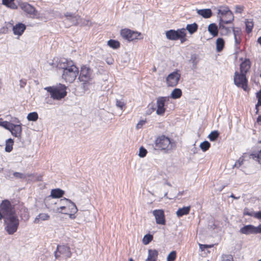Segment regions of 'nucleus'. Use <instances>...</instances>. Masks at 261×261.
Segmentation results:
<instances>
[{"label":"nucleus","instance_id":"nucleus-24","mask_svg":"<svg viewBox=\"0 0 261 261\" xmlns=\"http://www.w3.org/2000/svg\"><path fill=\"white\" fill-rule=\"evenodd\" d=\"M158 255L157 250L149 249L148 250V257L145 261H156Z\"/></svg>","mask_w":261,"mask_h":261},{"label":"nucleus","instance_id":"nucleus-37","mask_svg":"<svg viewBox=\"0 0 261 261\" xmlns=\"http://www.w3.org/2000/svg\"><path fill=\"white\" fill-rule=\"evenodd\" d=\"M108 45L114 49L118 48L120 46V43L118 41L111 39L108 41Z\"/></svg>","mask_w":261,"mask_h":261},{"label":"nucleus","instance_id":"nucleus-27","mask_svg":"<svg viewBox=\"0 0 261 261\" xmlns=\"http://www.w3.org/2000/svg\"><path fill=\"white\" fill-rule=\"evenodd\" d=\"M198 28V24L194 22L192 24H188L185 30L186 31L187 30L189 33L192 35L197 31Z\"/></svg>","mask_w":261,"mask_h":261},{"label":"nucleus","instance_id":"nucleus-1","mask_svg":"<svg viewBox=\"0 0 261 261\" xmlns=\"http://www.w3.org/2000/svg\"><path fill=\"white\" fill-rule=\"evenodd\" d=\"M7 206L6 204H4L2 208V212L5 215L4 224L6 225L5 229L9 234H13L17 230L19 220L14 206L13 205L9 211Z\"/></svg>","mask_w":261,"mask_h":261},{"label":"nucleus","instance_id":"nucleus-49","mask_svg":"<svg viewBox=\"0 0 261 261\" xmlns=\"http://www.w3.org/2000/svg\"><path fill=\"white\" fill-rule=\"evenodd\" d=\"M255 214V213L253 211L250 210L248 208H245L244 210V215H247V216L254 217Z\"/></svg>","mask_w":261,"mask_h":261},{"label":"nucleus","instance_id":"nucleus-21","mask_svg":"<svg viewBox=\"0 0 261 261\" xmlns=\"http://www.w3.org/2000/svg\"><path fill=\"white\" fill-rule=\"evenodd\" d=\"M219 21V29L221 30V34L223 35H228V34H230L231 29L230 28L226 27L224 25V24L225 23L224 22V20L221 17H220Z\"/></svg>","mask_w":261,"mask_h":261},{"label":"nucleus","instance_id":"nucleus-20","mask_svg":"<svg viewBox=\"0 0 261 261\" xmlns=\"http://www.w3.org/2000/svg\"><path fill=\"white\" fill-rule=\"evenodd\" d=\"M9 131L11 132L13 136L19 138H20L22 132V128L20 125L13 124Z\"/></svg>","mask_w":261,"mask_h":261},{"label":"nucleus","instance_id":"nucleus-29","mask_svg":"<svg viewBox=\"0 0 261 261\" xmlns=\"http://www.w3.org/2000/svg\"><path fill=\"white\" fill-rule=\"evenodd\" d=\"M6 204L8 206V210L9 211L12 208L13 205L11 203V202L8 200H4L2 201V203L0 205V220H2V218L5 219V215L2 212V205L3 204Z\"/></svg>","mask_w":261,"mask_h":261},{"label":"nucleus","instance_id":"nucleus-4","mask_svg":"<svg viewBox=\"0 0 261 261\" xmlns=\"http://www.w3.org/2000/svg\"><path fill=\"white\" fill-rule=\"evenodd\" d=\"M154 148L161 150L171 149L172 144L170 139L165 135L159 136L155 140Z\"/></svg>","mask_w":261,"mask_h":261},{"label":"nucleus","instance_id":"nucleus-43","mask_svg":"<svg viewBox=\"0 0 261 261\" xmlns=\"http://www.w3.org/2000/svg\"><path fill=\"white\" fill-rule=\"evenodd\" d=\"M116 106L117 108H120L121 110H123L125 108V103L123 100L118 99L116 100Z\"/></svg>","mask_w":261,"mask_h":261},{"label":"nucleus","instance_id":"nucleus-55","mask_svg":"<svg viewBox=\"0 0 261 261\" xmlns=\"http://www.w3.org/2000/svg\"><path fill=\"white\" fill-rule=\"evenodd\" d=\"M145 120H140L137 124L136 127L137 129L141 128V127L145 124Z\"/></svg>","mask_w":261,"mask_h":261},{"label":"nucleus","instance_id":"nucleus-18","mask_svg":"<svg viewBox=\"0 0 261 261\" xmlns=\"http://www.w3.org/2000/svg\"><path fill=\"white\" fill-rule=\"evenodd\" d=\"M60 203L62 204H69L68 206L69 208L70 209V212L74 214L76 213L77 209V207L72 201H71L70 200L67 199L66 198L61 199L59 200Z\"/></svg>","mask_w":261,"mask_h":261},{"label":"nucleus","instance_id":"nucleus-2","mask_svg":"<svg viewBox=\"0 0 261 261\" xmlns=\"http://www.w3.org/2000/svg\"><path fill=\"white\" fill-rule=\"evenodd\" d=\"M66 86L61 84L56 86L46 87L44 88V90L50 93V97L56 100H60L66 96Z\"/></svg>","mask_w":261,"mask_h":261},{"label":"nucleus","instance_id":"nucleus-32","mask_svg":"<svg viewBox=\"0 0 261 261\" xmlns=\"http://www.w3.org/2000/svg\"><path fill=\"white\" fill-rule=\"evenodd\" d=\"M49 218V216L47 214L42 213L38 215L34 220L35 223H39L40 220L45 221Z\"/></svg>","mask_w":261,"mask_h":261},{"label":"nucleus","instance_id":"nucleus-16","mask_svg":"<svg viewBox=\"0 0 261 261\" xmlns=\"http://www.w3.org/2000/svg\"><path fill=\"white\" fill-rule=\"evenodd\" d=\"M75 66L71 60H68L67 59L63 58L60 60L57 64V68L62 69L63 70L68 68H70L72 66Z\"/></svg>","mask_w":261,"mask_h":261},{"label":"nucleus","instance_id":"nucleus-6","mask_svg":"<svg viewBox=\"0 0 261 261\" xmlns=\"http://www.w3.org/2000/svg\"><path fill=\"white\" fill-rule=\"evenodd\" d=\"M218 16L219 19L220 17L223 19L224 16H228V20H224V22L226 24L231 23L234 20V16L232 12L229 10V8L225 6H220L218 10Z\"/></svg>","mask_w":261,"mask_h":261},{"label":"nucleus","instance_id":"nucleus-22","mask_svg":"<svg viewBox=\"0 0 261 261\" xmlns=\"http://www.w3.org/2000/svg\"><path fill=\"white\" fill-rule=\"evenodd\" d=\"M250 62L249 59H245L240 65V72L246 74L250 68Z\"/></svg>","mask_w":261,"mask_h":261},{"label":"nucleus","instance_id":"nucleus-56","mask_svg":"<svg viewBox=\"0 0 261 261\" xmlns=\"http://www.w3.org/2000/svg\"><path fill=\"white\" fill-rule=\"evenodd\" d=\"M243 7L240 6H236V10L235 12L236 13H241L243 11Z\"/></svg>","mask_w":261,"mask_h":261},{"label":"nucleus","instance_id":"nucleus-5","mask_svg":"<svg viewBox=\"0 0 261 261\" xmlns=\"http://www.w3.org/2000/svg\"><path fill=\"white\" fill-rule=\"evenodd\" d=\"M79 74V69L76 66H72L70 68L63 71L62 78L67 82L72 83Z\"/></svg>","mask_w":261,"mask_h":261},{"label":"nucleus","instance_id":"nucleus-39","mask_svg":"<svg viewBox=\"0 0 261 261\" xmlns=\"http://www.w3.org/2000/svg\"><path fill=\"white\" fill-rule=\"evenodd\" d=\"M38 118V115L37 112H34L29 113L27 116L29 121H36Z\"/></svg>","mask_w":261,"mask_h":261},{"label":"nucleus","instance_id":"nucleus-47","mask_svg":"<svg viewBox=\"0 0 261 261\" xmlns=\"http://www.w3.org/2000/svg\"><path fill=\"white\" fill-rule=\"evenodd\" d=\"M244 161V157L243 156L240 157L238 161H237L233 165V167L239 168L243 164Z\"/></svg>","mask_w":261,"mask_h":261},{"label":"nucleus","instance_id":"nucleus-52","mask_svg":"<svg viewBox=\"0 0 261 261\" xmlns=\"http://www.w3.org/2000/svg\"><path fill=\"white\" fill-rule=\"evenodd\" d=\"M235 40V47L236 49H240V44L241 42V38L240 37H234Z\"/></svg>","mask_w":261,"mask_h":261},{"label":"nucleus","instance_id":"nucleus-9","mask_svg":"<svg viewBox=\"0 0 261 261\" xmlns=\"http://www.w3.org/2000/svg\"><path fill=\"white\" fill-rule=\"evenodd\" d=\"M181 74L179 70L176 69L170 73L166 77V84L168 87H174L177 85L180 80Z\"/></svg>","mask_w":261,"mask_h":261},{"label":"nucleus","instance_id":"nucleus-28","mask_svg":"<svg viewBox=\"0 0 261 261\" xmlns=\"http://www.w3.org/2000/svg\"><path fill=\"white\" fill-rule=\"evenodd\" d=\"M190 210V206H185L182 208H179L176 212V215L178 217H181L184 215H187L189 213Z\"/></svg>","mask_w":261,"mask_h":261},{"label":"nucleus","instance_id":"nucleus-19","mask_svg":"<svg viewBox=\"0 0 261 261\" xmlns=\"http://www.w3.org/2000/svg\"><path fill=\"white\" fill-rule=\"evenodd\" d=\"M25 29L26 25L20 22L17 23L13 27V33L19 36H21L23 34Z\"/></svg>","mask_w":261,"mask_h":261},{"label":"nucleus","instance_id":"nucleus-30","mask_svg":"<svg viewBox=\"0 0 261 261\" xmlns=\"http://www.w3.org/2000/svg\"><path fill=\"white\" fill-rule=\"evenodd\" d=\"M14 0H2V4L12 9H17V6L14 3Z\"/></svg>","mask_w":261,"mask_h":261},{"label":"nucleus","instance_id":"nucleus-14","mask_svg":"<svg viewBox=\"0 0 261 261\" xmlns=\"http://www.w3.org/2000/svg\"><path fill=\"white\" fill-rule=\"evenodd\" d=\"M79 79L81 81L88 82L92 79V70L86 66L82 67Z\"/></svg>","mask_w":261,"mask_h":261},{"label":"nucleus","instance_id":"nucleus-8","mask_svg":"<svg viewBox=\"0 0 261 261\" xmlns=\"http://www.w3.org/2000/svg\"><path fill=\"white\" fill-rule=\"evenodd\" d=\"M121 36L128 41H133L135 39L142 38V34L138 32L132 31L129 29H122L121 31Z\"/></svg>","mask_w":261,"mask_h":261},{"label":"nucleus","instance_id":"nucleus-44","mask_svg":"<svg viewBox=\"0 0 261 261\" xmlns=\"http://www.w3.org/2000/svg\"><path fill=\"white\" fill-rule=\"evenodd\" d=\"M176 257V252L175 251H171L167 256V261H174Z\"/></svg>","mask_w":261,"mask_h":261},{"label":"nucleus","instance_id":"nucleus-45","mask_svg":"<svg viewBox=\"0 0 261 261\" xmlns=\"http://www.w3.org/2000/svg\"><path fill=\"white\" fill-rule=\"evenodd\" d=\"M13 124L7 121L0 122V126H3L8 130H10V128L12 127Z\"/></svg>","mask_w":261,"mask_h":261},{"label":"nucleus","instance_id":"nucleus-40","mask_svg":"<svg viewBox=\"0 0 261 261\" xmlns=\"http://www.w3.org/2000/svg\"><path fill=\"white\" fill-rule=\"evenodd\" d=\"M210 146L211 144L207 141H204L200 144L201 149L204 152L207 151Z\"/></svg>","mask_w":261,"mask_h":261},{"label":"nucleus","instance_id":"nucleus-61","mask_svg":"<svg viewBox=\"0 0 261 261\" xmlns=\"http://www.w3.org/2000/svg\"><path fill=\"white\" fill-rule=\"evenodd\" d=\"M256 97L261 99V89L256 93Z\"/></svg>","mask_w":261,"mask_h":261},{"label":"nucleus","instance_id":"nucleus-10","mask_svg":"<svg viewBox=\"0 0 261 261\" xmlns=\"http://www.w3.org/2000/svg\"><path fill=\"white\" fill-rule=\"evenodd\" d=\"M65 19L64 20V21L66 24L67 27H69L70 26L76 25L80 23L81 19L80 17L77 15H75V14L69 12H67L65 14Z\"/></svg>","mask_w":261,"mask_h":261},{"label":"nucleus","instance_id":"nucleus-42","mask_svg":"<svg viewBox=\"0 0 261 261\" xmlns=\"http://www.w3.org/2000/svg\"><path fill=\"white\" fill-rule=\"evenodd\" d=\"M153 239V236L150 234H145L143 239V242L145 245L148 244Z\"/></svg>","mask_w":261,"mask_h":261},{"label":"nucleus","instance_id":"nucleus-38","mask_svg":"<svg viewBox=\"0 0 261 261\" xmlns=\"http://www.w3.org/2000/svg\"><path fill=\"white\" fill-rule=\"evenodd\" d=\"M219 133L217 130H214L212 132L208 135V138L211 141H216L218 138Z\"/></svg>","mask_w":261,"mask_h":261},{"label":"nucleus","instance_id":"nucleus-64","mask_svg":"<svg viewBox=\"0 0 261 261\" xmlns=\"http://www.w3.org/2000/svg\"><path fill=\"white\" fill-rule=\"evenodd\" d=\"M257 42L261 45V36L258 38Z\"/></svg>","mask_w":261,"mask_h":261},{"label":"nucleus","instance_id":"nucleus-59","mask_svg":"<svg viewBox=\"0 0 261 261\" xmlns=\"http://www.w3.org/2000/svg\"><path fill=\"white\" fill-rule=\"evenodd\" d=\"M261 233V224L256 227V234Z\"/></svg>","mask_w":261,"mask_h":261},{"label":"nucleus","instance_id":"nucleus-63","mask_svg":"<svg viewBox=\"0 0 261 261\" xmlns=\"http://www.w3.org/2000/svg\"><path fill=\"white\" fill-rule=\"evenodd\" d=\"M257 123L261 122V115L258 116L257 118Z\"/></svg>","mask_w":261,"mask_h":261},{"label":"nucleus","instance_id":"nucleus-33","mask_svg":"<svg viewBox=\"0 0 261 261\" xmlns=\"http://www.w3.org/2000/svg\"><path fill=\"white\" fill-rule=\"evenodd\" d=\"M249 159L257 161L261 165V150L257 152H253L249 154Z\"/></svg>","mask_w":261,"mask_h":261},{"label":"nucleus","instance_id":"nucleus-26","mask_svg":"<svg viewBox=\"0 0 261 261\" xmlns=\"http://www.w3.org/2000/svg\"><path fill=\"white\" fill-rule=\"evenodd\" d=\"M207 30L214 37H216L218 35V27L214 23L209 24L207 28Z\"/></svg>","mask_w":261,"mask_h":261},{"label":"nucleus","instance_id":"nucleus-62","mask_svg":"<svg viewBox=\"0 0 261 261\" xmlns=\"http://www.w3.org/2000/svg\"><path fill=\"white\" fill-rule=\"evenodd\" d=\"M230 197L234 199H239L240 198V196H238V197L235 196L233 194H231V195L230 196Z\"/></svg>","mask_w":261,"mask_h":261},{"label":"nucleus","instance_id":"nucleus-36","mask_svg":"<svg viewBox=\"0 0 261 261\" xmlns=\"http://www.w3.org/2000/svg\"><path fill=\"white\" fill-rule=\"evenodd\" d=\"M246 24V32L248 33L252 32L253 27V23L252 19H246L245 21Z\"/></svg>","mask_w":261,"mask_h":261},{"label":"nucleus","instance_id":"nucleus-7","mask_svg":"<svg viewBox=\"0 0 261 261\" xmlns=\"http://www.w3.org/2000/svg\"><path fill=\"white\" fill-rule=\"evenodd\" d=\"M234 84L238 87L242 88L244 90H246L247 80L246 77V74L240 72L236 71L234 75Z\"/></svg>","mask_w":261,"mask_h":261},{"label":"nucleus","instance_id":"nucleus-35","mask_svg":"<svg viewBox=\"0 0 261 261\" xmlns=\"http://www.w3.org/2000/svg\"><path fill=\"white\" fill-rule=\"evenodd\" d=\"M14 141L12 139H8L6 142L5 151L10 152L13 149Z\"/></svg>","mask_w":261,"mask_h":261},{"label":"nucleus","instance_id":"nucleus-31","mask_svg":"<svg viewBox=\"0 0 261 261\" xmlns=\"http://www.w3.org/2000/svg\"><path fill=\"white\" fill-rule=\"evenodd\" d=\"M225 44L224 40L222 38H218L216 40V49L218 52L222 51Z\"/></svg>","mask_w":261,"mask_h":261},{"label":"nucleus","instance_id":"nucleus-51","mask_svg":"<svg viewBox=\"0 0 261 261\" xmlns=\"http://www.w3.org/2000/svg\"><path fill=\"white\" fill-rule=\"evenodd\" d=\"M222 261H233V257L230 254H225L222 255Z\"/></svg>","mask_w":261,"mask_h":261},{"label":"nucleus","instance_id":"nucleus-53","mask_svg":"<svg viewBox=\"0 0 261 261\" xmlns=\"http://www.w3.org/2000/svg\"><path fill=\"white\" fill-rule=\"evenodd\" d=\"M80 23L83 25H87L90 26L91 24V22L89 20H81Z\"/></svg>","mask_w":261,"mask_h":261},{"label":"nucleus","instance_id":"nucleus-23","mask_svg":"<svg viewBox=\"0 0 261 261\" xmlns=\"http://www.w3.org/2000/svg\"><path fill=\"white\" fill-rule=\"evenodd\" d=\"M197 12L199 15L205 18H210L212 15V12L210 9L197 10Z\"/></svg>","mask_w":261,"mask_h":261},{"label":"nucleus","instance_id":"nucleus-15","mask_svg":"<svg viewBox=\"0 0 261 261\" xmlns=\"http://www.w3.org/2000/svg\"><path fill=\"white\" fill-rule=\"evenodd\" d=\"M155 217L156 223L158 224H165L164 212L162 210H155L152 212Z\"/></svg>","mask_w":261,"mask_h":261},{"label":"nucleus","instance_id":"nucleus-57","mask_svg":"<svg viewBox=\"0 0 261 261\" xmlns=\"http://www.w3.org/2000/svg\"><path fill=\"white\" fill-rule=\"evenodd\" d=\"M66 208L65 206H61L60 207H58L57 210V211L59 213H63V211Z\"/></svg>","mask_w":261,"mask_h":261},{"label":"nucleus","instance_id":"nucleus-25","mask_svg":"<svg viewBox=\"0 0 261 261\" xmlns=\"http://www.w3.org/2000/svg\"><path fill=\"white\" fill-rule=\"evenodd\" d=\"M64 191L60 189H55L51 191L50 196L54 198H59L64 195Z\"/></svg>","mask_w":261,"mask_h":261},{"label":"nucleus","instance_id":"nucleus-13","mask_svg":"<svg viewBox=\"0 0 261 261\" xmlns=\"http://www.w3.org/2000/svg\"><path fill=\"white\" fill-rule=\"evenodd\" d=\"M169 97H159L157 99L156 105L157 110L156 113L159 115H163L165 112V109L164 108L165 102L169 100Z\"/></svg>","mask_w":261,"mask_h":261},{"label":"nucleus","instance_id":"nucleus-11","mask_svg":"<svg viewBox=\"0 0 261 261\" xmlns=\"http://www.w3.org/2000/svg\"><path fill=\"white\" fill-rule=\"evenodd\" d=\"M71 254L70 247L66 245H58L57 250L55 252L56 258H59L60 255H62L66 258H70Z\"/></svg>","mask_w":261,"mask_h":261},{"label":"nucleus","instance_id":"nucleus-41","mask_svg":"<svg viewBox=\"0 0 261 261\" xmlns=\"http://www.w3.org/2000/svg\"><path fill=\"white\" fill-rule=\"evenodd\" d=\"M13 176L10 175H7V177L9 178H13V177L17 179H24L26 178V175L22 173L14 172L13 173Z\"/></svg>","mask_w":261,"mask_h":261},{"label":"nucleus","instance_id":"nucleus-48","mask_svg":"<svg viewBox=\"0 0 261 261\" xmlns=\"http://www.w3.org/2000/svg\"><path fill=\"white\" fill-rule=\"evenodd\" d=\"M147 153V150L143 146L139 148V156L141 158H144L146 156Z\"/></svg>","mask_w":261,"mask_h":261},{"label":"nucleus","instance_id":"nucleus-50","mask_svg":"<svg viewBox=\"0 0 261 261\" xmlns=\"http://www.w3.org/2000/svg\"><path fill=\"white\" fill-rule=\"evenodd\" d=\"M199 248L202 251H204L208 248H211L214 246V245H203L199 244Z\"/></svg>","mask_w":261,"mask_h":261},{"label":"nucleus","instance_id":"nucleus-3","mask_svg":"<svg viewBox=\"0 0 261 261\" xmlns=\"http://www.w3.org/2000/svg\"><path fill=\"white\" fill-rule=\"evenodd\" d=\"M186 30L184 28L179 29L177 30H170L166 32V38L170 40H180L181 43L186 40Z\"/></svg>","mask_w":261,"mask_h":261},{"label":"nucleus","instance_id":"nucleus-46","mask_svg":"<svg viewBox=\"0 0 261 261\" xmlns=\"http://www.w3.org/2000/svg\"><path fill=\"white\" fill-rule=\"evenodd\" d=\"M231 30L233 32L234 37H240L241 35V30L239 28L235 29L234 27H232Z\"/></svg>","mask_w":261,"mask_h":261},{"label":"nucleus","instance_id":"nucleus-12","mask_svg":"<svg viewBox=\"0 0 261 261\" xmlns=\"http://www.w3.org/2000/svg\"><path fill=\"white\" fill-rule=\"evenodd\" d=\"M20 8L30 17L35 18L38 15V12L32 5L27 2L21 3L19 4Z\"/></svg>","mask_w":261,"mask_h":261},{"label":"nucleus","instance_id":"nucleus-54","mask_svg":"<svg viewBox=\"0 0 261 261\" xmlns=\"http://www.w3.org/2000/svg\"><path fill=\"white\" fill-rule=\"evenodd\" d=\"M261 106V99L257 98V102L255 105V109L256 110V114L258 113V107Z\"/></svg>","mask_w":261,"mask_h":261},{"label":"nucleus","instance_id":"nucleus-17","mask_svg":"<svg viewBox=\"0 0 261 261\" xmlns=\"http://www.w3.org/2000/svg\"><path fill=\"white\" fill-rule=\"evenodd\" d=\"M240 232L246 235L256 234V227L251 224L245 225L240 229Z\"/></svg>","mask_w":261,"mask_h":261},{"label":"nucleus","instance_id":"nucleus-34","mask_svg":"<svg viewBox=\"0 0 261 261\" xmlns=\"http://www.w3.org/2000/svg\"><path fill=\"white\" fill-rule=\"evenodd\" d=\"M182 95L181 90L180 89H174L171 93V97L173 99H178L181 97Z\"/></svg>","mask_w":261,"mask_h":261},{"label":"nucleus","instance_id":"nucleus-58","mask_svg":"<svg viewBox=\"0 0 261 261\" xmlns=\"http://www.w3.org/2000/svg\"><path fill=\"white\" fill-rule=\"evenodd\" d=\"M254 217L256 218L257 219H261V211H259L258 212L255 213V215H254Z\"/></svg>","mask_w":261,"mask_h":261},{"label":"nucleus","instance_id":"nucleus-60","mask_svg":"<svg viewBox=\"0 0 261 261\" xmlns=\"http://www.w3.org/2000/svg\"><path fill=\"white\" fill-rule=\"evenodd\" d=\"M36 179L37 181L42 180V176L41 175H39L37 176Z\"/></svg>","mask_w":261,"mask_h":261}]
</instances>
